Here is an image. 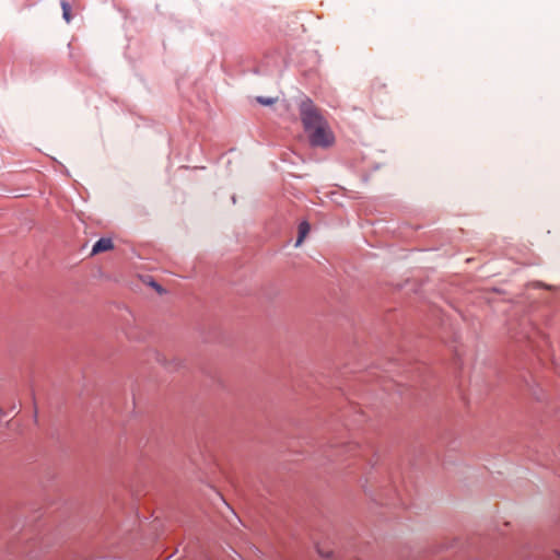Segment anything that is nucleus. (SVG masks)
Wrapping results in <instances>:
<instances>
[{"label": "nucleus", "mask_w": 560, "mask_h": 560, "mask_svg": "<svg viewBox=\"0 0 560 560\" xmlns=\"http://www.w3.org/2000/svg\"><path fill=\"white\" fill-rule=\"evenodd\" d=\"M310 142L314 147L327 148L332 145L335 137L327 122L307 132Z\"/></svg>", "instance_id": "obj_2"}, {"label": "nucleus", "mask_w": 560, "mask_h": 560, "mask_svg": "<svg viewBox=\"0 0 560 560\" xmlns=\"http://www.w3.org/2000/svg\"><path fill=\"white\" fill-rule=\"evenodd\" d=\"M114 247V244H113V241L110 238H100L94 245H93V248H92V255H96V254H100V253H103V252H107V250H110L113 249Z\"/></svg>", "instance_id": "obj_3"}, {"label": "nucleus", "mask_w": 560, "mask_h": 560, "mask_svg": "<svg viewBox=\"0 0 560 560\" xmlns=\"http://www.w3.org/2000/svg\"><path fill=\"white\" fill-rule=\"evenodd\" d=\"M277 101V98H272V97H264V96H258L257 97V102L261 105H272L275 102Z\"/></svg>", "instance_id": "obj_6"}, {"label": "nucleus", "mask_w": 560, "mask_h": 560, "mask_svg": "<svg viewBox=\"0 0 560 560\" xmlns=\"http://www.w3.org/2000/svg\"><path fill=\"white\" fill-rule=\"evenodd\" d=\"M317 552L323 558H329L331 556V553H332L331 550H324V549H322L319 547L317 548Z\"/></svg>", "instance_id": "obj_7"}, {"label": "nucleus", "mask_w": 560, "mask_h": 560, "mask_svg": "<svg viewBox=\"0 0 560 560\" xmlns=\"http://www.w3.org/2000/svg\"><path fill=\"white\" fill-rule=\"evenodd\" d=\"M3 416V411L2 409L0 408V418Z\"/></svg>", "instance_id": "obj_8"}, {"label": "nucleus", "mask_w": 560, "mask_h": 560, "mask_svg": "<svg viewBox=\"0 0 560 560\" xmlns=\"http://www.w3.org/2000/svg\"><path fill=\"white\" fill-rule=\"evenodd\" d=\"M62 9V15L67 23L71 21L70 5L66 0H61L60 2Z\"/></svg>", "instance_id": "obj_5"}, {"label": "nucleus", "mask_w": 560, "mask_h": 560, "mask_svg": "<svg viewBox=\"0 0 560 560\" xmlns=\"http://www.w3.org/2000/svg\"><path fill=\"white\" fill-rule=\"evenodd\" d=\"M310 230H311V226L306 221L302 222L299 225V236H298V240L295 243L296 247H299L303 243V241L306 237V235L308 234Z\"/></svg>", "instance_id": "obj_4"}, {"label": "nucleus", "mask_w": 560, "mask_h": 560, "mask_svg": "<svg viewBox=\"0 0 560 560\" xmlns=\"http://www.w3.org/2000/svg\"><path fill=\"white\" fill-rule=\"evenodd\" d=\"M300 116L306 132L327 122L323 115L320 114L319 109L314 105V103L310 98H306L301 102Z\"/></svg>", "instance_id": "obj_1"}]
</instances>
